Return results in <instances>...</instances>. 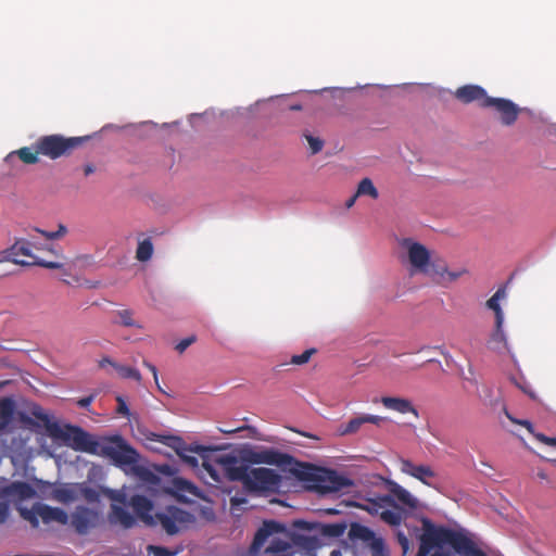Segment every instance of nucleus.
<instances>
[{"instance_id":"53","label":"nucleus","mask_w":556,"mask_h":556,"mask_svg":"<svg viewBox=\"0 0 556 556\" xmlns=\"http://www.w3.org/2000/svg\"><path fill=\"white\" fill-rule=\"evenodd\" d=\"M143 365L152 372V375L154 377V380H155V383L159 384L156 367L153 364H151V363H149L147 361H143ZM157 387H160V386H157ZM159 389L161 390V388H159Z\"/></svg>"},{"instance_id":"61","label":"nucleus","mask_w":556,"mask_h":556,"mask_svg":"<svg viewBox=\"0 0 556 556\" xmlns=\"http://www.w3.org/2000/svg\"><path fill=\"white\" fill-rule=\"evenodd\" d=\"M301 109H302V106H301V105H292V106H291V110H295V111H299V110H301Z\"/></svg>"},{"instance_id":"37","label":"nucleus","mask_w":556,"mask_h":556,"mask_svg":"<svg viewBox=\"0 0 556 556\" xmlns=\"http://www.w3.org/2000/svg\"><path fill=\"white\" fill-rule=\"evenodd\" d=\"M293 538H295L294 543L304 549L311 551L316 547L315 536L295 534Z\"/></svg>"},{"instance_id":"63","label":"nucleus","mask_w":556,"mask_h":556,"mask_svg":"<svg viewBox=\"0 0 556 556\" xmlns=\"http://www.w3.org/2000/svg\"><path fill=\"white\" fill-rule=\"evenodd\" d=\"M339 555H340V552H338V551L331 552V556H339Z\"/></svg>"},{"instance_id":"56","label":"nucleus","mask_w":556,"mask_h":556,"mask_svg":"<svg viewBox=\"0 0 556 556\" xmlns=\"http://www.w3.org/2000/svg\"><path fill=\"white\" fill-rule=\"evenodd\" d=\"M94 173V166L92 164H87L84 166L85 176H89Z\"/></svg>"},{"instance_id":"22","label":"nucleus","mask_w":556,"mask_h":556,"mask_svg":"<svg viewBox=\"0 0 556 556\" xmlns=\"http://www.w3.org/2000/svg\"><path fill=\"white\" fill-rule=\"evenodd\" d=\"M280 529V525L276 521H264L263 526L256 531L250 546V553L256 555L260 553L265 542L273 533Z\"/></svg>"},{"instance_id":"59","label":"nucleus","mask_w":556,"mask_h":556,"mask_svg":"<svg viewBox=\"0 0 556 556\" xmlns=\"http://www.w3.org/2000/svg\"><path fill=\"white\" fill-rule=\"evenodd\" d=\"M114 500L119 501V502H122V503H125V496H124V495H122V496H116V497H114Z\"/></svg>"},{"instance_id":"27","label":"nucleus","mask_w":556,"mask_h":556,"mask_svg":"<svg viewBox=\"0 0 556 556\" xmlns=\"http://www.w3.org/2000/svg\"><path fill=\"white\" fill-rule=\"evenodd\" d=\"M505 288H498L496 292L486 301V307L492 309L495 314V321L497 326L504 324V314L500 305V301L505 299Z\"/></svg>"},{"instance_id":"44","label":"nucleus","mask_w":556,"mask_h":556,"mask_svg":"<svg viewBox=\"0 0 556 556\" xmlns=\"http://www.w3.org/2000/svg\"><path fill=\"white\" fill-rule=\"evenodd\" d=\"M345 530V526L342 523L328 525L325 528L326 533L334 536L341 535Z\"/></svg>"},{"instance_id":"43","label":"nucleus","mask_w":556,"mask_h":556,"mask_svg":"<svg viewBox=\"0 0 556 556\" xmlns=\"http://www.w3.org/2000/svg\"><path fill=\"white\" fill-rule=\"evenodd\" d=\"M305 138L309 144L312 154H316L321 151V149L324 147V141L321 139L313 137L311 135H305Z\"/></svg>"},{"instance_id":"31","label":"nucleus","mask_w":556,"mask_h":556,"mask_svg":"<svg viewBox=\"0 0 556 556\" xmlns=\"http://www.w3.org/2000/svg\"><path fill=\"white\" fill-rule=\"evenodd\" d=\"M490 346L492 350L495 351L508 350L505 332L503 330V325L497 326V324L495 323V329L491 336Z\"/></svg>"},{"instance_id":"28","label":"nucleus","mask_w":556,"mask_h":556,"mask_svg":"<svg viewBox=\"0 0 556 556\" xmlns=\"http://www.w3.org/2000/svg\"><path fill=\"white\" fill-rule=\"evenodd\" d=\"M391 506L397 508L395 504V500L391 495H383L378 497L377 500H369L367 505L363 506L365 510H367L371 515H378L380 517L381 510L384 507Z\"/></svg>"},{"instance_id":"6","label":"nucleus","mask_w":556,"mask_h":556,"mask_svg":"<svg viewBox=\"0 0 556 556\" xmlns=\"http://www.w3.org/2000/svg\"><path fill=\"white\" fill-rule=\"evenodd\" d=\"M88 136L84 137H64L62 135H48L37 139V149L51 160L70 155L75 149L81 147Z\"/></svg>"},{"instance_id":"3","label":"nucleus","mask_w":556,"mask_h":556,"mask_svg":"<svg viewBox=\"0 0 556 556\" xmlns=\"http://www.w3.org/2000/svg\"><path fill=\"white\" fill-rule=\"evenodd\" d=\"M31 414L37 419L45 424V427L50 437L63 441V443L77 452H86L97 455L99 450V442L93 440L92 437L78 426L65 425L61 427L58 422L51 421L49 416L37 406L33 409Z\"/></svg>"},{"instance_id":"10","label":"nucleus","mask_w":556,"mask_h":556,"mask_svg":"<svg viewBox=\"0 0 556 556\" xmlns=\"http://www.w3.org/2000/svg\"><path fill=\"white\" fill-rule=\"evenodd\" d=\"M248 460L252 464H266V465H276L279 467H288L290 468L296 467V464H301L296 462L293 456L279 452L274 448H264L258 452H252Z\"/></svg>"},{"instance_id":"21","label":"nucleus","mask_w":556,"mask_h":556,"mask_svg":"<svg viewBox=\"0 0 556 556\" xmlns=\"http://www.w3.org/2000/svg\"><path fill=\"white\" fill-rule=\"evenodd\" d=\"M159 441L164 445L173 448L178 456L182 452H192L204 457L203 453L207 452V448L202 445H188L180 437L177 435H163Z\"/></svg>"},{"instance_id":"7","label":"nucleus","mask_w":556,"mask_h":556,"mask_svg":"<svg viewBox=\"0 0 556 556\" xmlns=\"http://www.w3.org/2000/svg\"><path fill=\"white\" fill-rule=\"evenodd\" d=\"M97 455L109 457L114 465L121 468L134 466L139 460L138 452L121 435H114L108 439L106 443L100 444Z\"/></svg>"},{"instance_id":"57","label":"nucleus","mask_w":556,"mask_h":556,"mask_svg":"<svg viewBox=\"0 0 556 556\" xmlns=\"http://www.w3.org/2000/svg\"><path fill=\"white\" fill-rule=\"evenodd\" d=\"M357 198H358V195L355 193L353 197H351V198L346 201L345 206H346L348 208L352 207V206L354 205V203H355V201H356V199H357Z\"/></svg>"},{"instance_id":"47","label":"nucleus","mask_w":556,"mask_h":556,"mask_svg":"<svg viewBox=\"0 0 556 556\" xmlns=\"http://www.w3.org/2000/svg\"><path fill=\"white\" fill-rule=\"evenodd\" d=\"M10 516V505L8 502H0V525L4 523Z\"/></svg>"},{"instance_id":"33","label":"nucleus","mask_w":556,"mask_h":556,"mask_svg":"<svg viewBox=\"0 0 556 556\" xmlns=\"http://www.w3.org/2000/svg\"><path fill=\"white\" fill-rule=\"evenodd\" d=\"M290 549V543L280 539H274L267 546L265 552L269 554H275L277 556H287Z\"/></svg>"},{"instance_id":"15","label":"nucleus","mask_w":556,"mask_h":556,"mask_svg":"<svg viewBox=\"0 0 556 556\" xmlns=\"http://www.w3.org/2000/svg\"><path fill=\"white\" fill-rule=\"evenodd\" d=\"M400 469L403 473L414 477L419 480L421 483L432 486L431 479L435 478L437 473L434 470L428 465H415L409 459H400Z\"/></svg>"},{"instance_id":"55","label":"nucleus","mask_w":556,"mask_h":556,"mask_svg":"<svg viewBox=\"0 0 556 556\" xmlns=\"http://www.w3.org/2000/svg\"><path fill=\"white\" fill-rule=\"evenodd\" d=\"M429 556H452L450 552L443 549V545L440 547H435L433 553L429 554Z\"/></svg>"},{"instance_id":"9","label":"nucleus","mask_w":556,"mask_h":556,"mask_svg":"<svg viewBox=\"0 0 556 556\" xmlns=\"http://www.w3.org/2000/svg\"><path fill=\"white\" fill-rule=\"evenodd\" d=\"M21 516L31 522L35 527L38 525L37 516L41 518L45 523L56 521L61 525L68 522V515L65 510L59 507H51L45 504H37L33 510L26 508H18Z\"/></svg>"},{"instance_id":"24","label":"nucleus","mask_w":556,"mask_h":556,"mask_svg":"<svg viewBox=\"0 0 556 556\" xmlns=\"http://www.w3.org/2000/svg\"><path fill=\"white\" fill-rule=\"evenodd\" d=\"M41 154L39 149H37V141L33 144V147H24L16 151L11 152L5 157L7 162H12L15 157H18L23 163L33 165L39 162L38 155Z\"/></svg>"},{"instance_id":"58","label":"nucleus","mask_w":556,"mask_h":556,"mask_svg":"<svg viewBox=\"0 0 556 556\" xmlns=\"http://www.w3.org/2000/svg\"><path fill=\"white\" fill-rule=\"evenodd\" d=\"M243 429H244L243 427H240V428H237V429L222 430V432L230 434V433H235V432L241 431Z\"/></svg>"},{"instance_id":"46","label":"nucleus","mask_w":556,"mask_h":556,"mask_svg":"<svg viewBox=\"0 0 556 556\" xmlns=\"http://www.w3.org/2000/svg\"><path fill=\"white\" fill-rule=\"evenodd\" d=\"M116 402H117V413L123 415V416H129V408L125 402V400L123 399V396L121 395H117L116 396Z\"/></svg>"},{"instance_id":"5","label":"nucleus","mask_w":556,"mask_h":556,"mask_svg":"<svg viewBox=\"0 0 556 556\" xmlns=\"http://www.w3.org/2000/svg\"><path fill=\"white\" fill-rule=\"evenodd\" d=\"M34 244L26 239H17L5 251L0 253L2 261H9L21 266H40L49 269H59L63 264L58 262H49L37 257L31 252Z\"/></svg>"},{"instance_id":"38","label":"nucleus","mask_w":556,"mask_h":556,"mask_svg":"<svg viewBox=\"0 0 556 556\" xmlns=\"http://www.w3.org/2000/svg\"><path fill=\"white\" fill-rule=\"evenodd\" d=\"M147 551L149 555L153 556H177L179 554V549H169L159 545H148Z\"/></svg>"},{"instance_id":"17","label":"nucleus","mask_w":556,"mask_h":556,"mask_svg":"<svg viewBox=\"0 0 556 556\" xmlns=\"http://www.w3.org/2000/svg\"><path fill=\"white\" fill-rule=\"evenodd\" d=\"M386 418L377 415L363 414L357 415L351 418L348 422L342 424L338 428V432L340 435H349L354 434L362 428L365 424H374L379 426Z\"/></svg>"},{"instance_id":"2","label":"nucleus","mask_w":556,"mask_h":556,"mask_svg":"<svg viewBox=\"0 0 556 556\" xmlns=\"http://www.w3.org/2000/svg\"><path fill=\"white\" fill-rule=\"evenodd\" d=\"M400 245L406 251L407 261L410 265V275L424 274L429 276L435 283L447 285L456 281L466 273L464 269L448 270L443 260L431 258L427 247L412 238H403L400 241Z\"/></svg>"},{"instance_id":"11","label":"nucleus","mask_w":556,"mask_h":556,"mask_svg":"<svg viewBox=\"0 0 556 556\" xmlns=\"http://www.w3.org/2000/svg\"><path fill=\"white\" fill-rule=\"evenodd\" d=\"M444 544L450 545L457 554L464 556H488L466 534L445 528Z\"/></svg>"},{"instance_id":"18","label":"nucleus","mask_w":556,"mask_h":556,"mask_svg":"<svg viewBox=\"0 0 556 556\" xmlns=\"http://www.w3.org/2000/svg\"><path fill=\"white\" fill-rule=\"evenodd\" d=\"M349 536L352 540H359L367 543L375 552H380L383 547L382 540L377 538L372 530L361 523H353L351 526Z\"/></svg>"},{"instance_id":"36","label":"nucleus","mask_w":556,"mask_h":556,"mask_svg":"<svg viewBox=\"0 0 556 556\" xmlns=\"http://www.w3.org/2000/svg\"><path fill=\"white\" fill-rule=\"evenodd\" d=\"M380 518L390 526H399L403 519L402 514L399 510L387 509L386 507L381 510Z\"/></svg>"},{"instance_id":"45","label":"nucleus","mask_w":556,"mask_h":556,"mask_svg":"<svg viewBox=\"0 0 556 556\" xmlns=\"http://www.w3.org/2000/svg\"><path fill=\"white\" fill-rule=\"evenodd\" d=\"M197 338L195 336H190L188 338H185L182 339L181 341H179L176 345V350L179 352V353H182L187 350V348H189L193 342H195Z\"/></svg>"},{"instance_id":"14","label":"nucleus","mask_w":556,"mask_h":556,"mask_svg":"<svg viewBox=\"0 0 556 556\" xmlns=\"http://www.w3.org/2000/svg\"><path fill=\"white\" fill-rule=\"evenodd\" d=\"M98 514L85 506L76 507L71 516V523L78 534H86L96 526Z\"/></svg>"},{"instance_id":"64","label":"nucleus","mask_w":556,"mask_h":556,"mask_svg":"<svg viewBox=\"0 0 556 556\" xmlns=\"http://www.w3.org/2000/svg\"><path fill=\"white\" fill-rule=\"evenodd\" d=\"M539 477H540L541 479H545V478H546V475H545L544 472H539Z\"/></svg>"},{"instance_id":"39","label":"nucleus","mask_w":556,"mask_h":556,"mask_svg":"<svg viewBox=\"0 0 556 556\" xmlns=\"http://www.w3.org/2000/svg\"><path fill=\"white\" fill-rule=\"evenodd\" d=\"M35 230L37 232H39L40 235H42L47 240H58V239L64 237L67 233V228L63 224H60L58 226V230L56 231H46V230H42V229H39V228H35Z\"/></svg>"},{"instance_id":"51","label":"nucleus","mask_w":556,"mask_h":556,"mask_svg":"<svg viewBox=\"0 0 556 556\" xmlns=\"http://www.w3.org/2000/svg\"><path fill=\"white\" fill-rule=\"evenodd\" d=\"M517 387L522 391L525 392L526 394H528L532 400H538V396L536 394L533 392V390L531 389L530 384L527 383V382H523V383H519L517 382L516 383Z\"/></svg>"},{"instance_id":"13","label":"nucleus","mask_w":556,"mask_h":556,"mask_svg":"<svg viewBox=\"0 0 556 556\" xmlns=\"http://www.w3.org/2000/svg\"><path fill=\"white\" fill-rule=\"evenodd\" d=\"M445 528L429 527L420 535V545L416 556H429L432 549L444 544Z\"/></svg>"},{"instance_id":"12","label":"nucleus","mask_w":556,"mask_h":556,"mask_svg":"<svg viewBox=\"0 0 556 556\" xmlns=\"http://www.w3.org/2000/svg\"><path fill=\"white\" fill-rule=\"evenodd\" d=\"M482 108H492L500 115L503 125H513L518 117L519 108L513 101L504 98H492L482 103Z\"/></svg>"},{"instance_id":"48","label":"nucleus","mask_w":556,"mask_h":556,"mask_svg":"<svg viewBox=\"0 0 556 556\" xmlns=\"http://www.w3.org/2000/svg\"><path fill=\"white\" fill-rule=\"evenodd\" d=\"M83 495L89 502H97L99 500L98 492L91 488L83 489Z\"/></svg>"},{"instance_id":"34","label":"nucleus","mask_w":556,"mask_h":556,"mask_svg":"<svg viewBox=\"0 0 556 556\" xmlns=\"http://www.w3.org/2000/svg\"><path fill=\"white\" fill-rule=\"evenodd\" d=\"M356 194L358 197L368 195L371 199H377L379 197L377 188L375 187L374 182L369 178H364L359 181V184L357 186Z\"/></svg>"},{"instance_id":"52","label":"nucleus","mask_w":556,"mask_h":556,"mask_svg":"<svg viewBox=\"0 0 556 556\" xmlns=\"http://www.w3.org/2000/svg\"><path fill=\"white\" fill-rule=\"evenodd\" d=\"M396 538H397L399 544L403 548V552L406 553L409 548V541H408L407 536L403 532H399Z\"/></svg>"},{"instance_id":"35","label":"nucleus","mask_w":556,"mask_h":556,"mask_svg":"<svg viewBox=\"0 0 556 556\" xmlns=\"http://www.w3.org/2000/svg\"><path fill=\"white\" fill-rule=\"evenodd\" d=\"M14 408L15 405L11 399L5 397L0 401V416L3 420L2 427H4L11 421L14 414Z\"/></svg>"},{"instance_id":"20","label":"nucleus","mask_w":556,"mask_h":556,"mask_svg":"<svg viewBox=\"0 0 556 556\" xmlns=\"http://www.w3.org/2000/svg\"><path fill=\"white\" fill-rule=\"evenodd\" d=\"M35 490L30 484L24 481H14L8 485L0 488V497H17L27 500L34 497Z\"/></svg>"},{"instance_id":"50","label":"nucleus","mask_w":556,"mask_h":556,"mask_svg":"<svg viewBox=\"0 0 556 556\" xmlns=\"http://www.w3.org/2000/svg\"><path fill=\"white\" fill-rule=\"evenodd\" d=\"M189 452H182L179 457L189 466L197 467L198 466V458L195 456L189 455Z\"/></svg>"},{"instance_id":"26","label":"nucleus","mask_w":556,"mask_h":556,"mask_svg":"<svg viewBox=\"0 0 556 556\" xmlns=\"http://www.w3.org/2000/svg\"><path fill=\"white\" fill-rule=\"evenodd\" d=\"M389 490L391 492V496L393 498H396L399 502H401L403 505L409 507V508H416L417 507V500L403 486L397 484L394 481H389Z\"/></svg>"},{"instance_id":"16","label":"nucleus","mask_w":556,"mask_h":556,"mask_svg":"<svg viewBox=\"0 0 556 556\" xmlns=\"http://www.w3.org/2000/svg\"><path fill=\"white\" fill-rule=\"evenodd\" d=\"M129 505L144 525L149 527L157 525V520H155L154 515L151 514L153 510V503L147 496L136 494L130 497Z\"/></svg>"},{"instance_id":"32","label":"nucleus","mask_w":556,"mask_h":556,"mask_svg":"<svg viewBox=\"0 0 556 556\" xmlns=\"http://www.w3.org/2000/svg\"><path fill=\"white\" fill-rule=\"evenodd\" d=\"M153 243L150 238H147L142 241H139L137 250H136V258L139 262H148L151 260L153 255Z\"/></svg>"},{"instance_id":"40","label":"nucleus","mask_w":556,"mask_h":556,"mask_svg":"<svg viewBox=\"0 0 556 556\" xmlns=\"http://www.w3.org/2000/svg\"><path fill=\"white\" fill-rule=\"evenodd\" d=\"M117 316L119 317L121 325H123L125 327H138V328L141 327L139 324H137L134 320L132 312L129 309L118 311Z\"/></svg>"},{"instance_id":"54","label":"nucleus","mask_w":556,"mask_h":556,"mask_svg":"<svg viewBox=\"0 0 556 556\" xmlns=\"http://www.w3.org/2000/svg\"><path fill=\"white\" fill-rule=\"evenodd\" d=\"M92 401H93V396L89 395V396L78 400L77 404L79 407L87 408L91 404Z\"/></svg>"},{"instance_id":"49","label":"nucleus","mask_w":556,"mask_h":556,"mask_svg":"<svg viewBox=\"0 0 556 556\" xmlns=\"http://www.w3.org/2000/svg\"><path fill=\"white\" fill-rule=\"evenodd\" d=\"M534 438L540 441L541 443H544L549 446H556V438L547 437L543 433H536L534 434Z\"/></svg>"},{"instance_id":"1","label":"nucleus","mask_w":556,"mask_h":556,"mask_svg":"<svg viewBox=\"0 0 556 556\" xmlns=\"http://www.w3.org/2000/svg\"><path fill=\"white\" fill-rule=\"evenodd\" d=\"M202 468L216 483L222 482L220 473L229 481L241 482L244 490L255 494L277 492L281 485V476L266 467H250L232 454L214 459H203Z\"/></svg>"},{"instance_id":"60","label":"nucleus","mask_w":556,"mask_h":556,"mask_svg":"<svg viewBox=\"0 0 556 556\" xmlns=\"http://www.w3.org/2000/svg\"><path fill=\"white\" fill-rule=\"evenodd\" d=\"M231 503H232V505H238L239 504V500L233 497V498H231Z\"/></svg>"},{"instance_id":"4","label":"nucleus","mask_w":556,"mask_h":556,"mask_svg":"<svg viewBox=\"0 0 556 556\" xmlns=\"http://www.w3.org/2000/svg\"><path fill=\"white\" fill-rule=\"evenodd\" d=\"M290 473L301 481L314 482V489L321 494L339 492L352 485L350 479L338 475L334 470L315 472L311 466L304 463L290 468Z\"/></svg>"},{"instance_id":"62","label":"nucleus","mask_w":556,"mask_h":556,"mask_svg":"<svg viewBox=\"0 0 556 556\" xmlns=\"http://www.w3.org/2000/svg\"><path fill=\"white\" fill-rule=\"evenodd\" d=\"M184 483L187 485L186 490L190 491V489H191V486H192V485L190 484V482H184Z\"/></svg>"},{"instance_id":"41","label":"nucleus","mask_w":556,"mask_h":556,"mask_svg":"<svg viewBox=\"0 0 556 556\" xmlns=\"http://www.w3.org/2000/svg\"><path fill=\"white\" fill-rule=\"evenodd\" d=\"M316 352V349H307L300 355H293L290 359V363L293 365L306 364Z\"/></svg>"},{"instance_id":"23","label":"nucleus","mask_w":556,"mask_h":556,"mask_svg":"<svg viewBox=\"0 0 556 556\" xmlns=\"http://www.w3.org/2000/svg\"><path fill=\"white\" fill-rule=\"evenodd\" d=\"M382 405L391 410L397 412L400 414H408L412 413L416 417H418V412L414 407L412 401L403 397H393V396H382L381 397Z\"/></svg>"},{"instance_id":"25","label":"nucleus","mask_w":556,"mask_h":556,"mask_svg":"<svg viewBox=\"0 0 556 556\" xmlns=\"http://www.w3.org/2000/svg\"><path fill=\"white\" fill-rule=\"evenodd\" d=\"M110 521L118 523L125 529H130L136 525V519L130 513L114 504L111 506Z\"/></svg>"},{"instance_id":"19","label":"nucleus","mask_w":556,"mask_h":556,"mask_svg":"<svg viewBox=\"0 0 556 556\" xmlns=\"http://www.w3.org/2000/svg\"><path fill=\"white\" fill-rule=\"evenodd\" d=\"M455 97L463 103L477 101L481 108L482 103H485V100L490 98L486 94V91L477 85H466L459 87L455 92Z\"/></svg>"},{"instance_id":"29","label":"nucleus","mask_w":556,"mask_h":556,"mask_svg":"<svg viewBox=\"0 0 556 556\" xmlns=\"http://www.w3.org/2000/svg\"><path fill=\"white\" fill-rule=\"evenodd\" d=\"M51 497L62 504H68L76 500L75 491L66 484L53 488Z\"/></svg>"},{"instance_id":"30","label":"nucleus","mask_w":556,"mask_h":556,"mask_svg":"<svg viewBox=\"0 0 556 556\" xmlns=\"http://www.w3.org/2000/svg\"><path fill=\"white\" fill-rule=\"evenodd\" d=\"M103 362H109L110 365L113 366V368L117 371V374L122 378H124V379H134L137 382L141 381V378H142L141 374L136 368H132V367H129V366L119 365V364L113 362L109 357H104Z\"/></svg>"},{"instance_id":"8","label":"nucleus","mask_w":556,"mask_h":556,"mask_svg":"<svg viewBox=\"0 0 556 556\" xmlns=\"http://www.w3.org/2000/svg\"><path fill=\"white\" fill-rule=\"evenodd\" d=\"M154 518L169 535L178 533L184 526L193 520L190 513L176 506L166 507L163 511L156 513Z\"/></svg>"},{"instance_id":"42","label":"nucleus","mask_w":556,"mask_h":556,"mask_svg":"<svg viewBox=\"0 0 556 556\" xmlns=\"http://www.w3.org/2000/svg\"><path fill=\"white\" fill-rule=\"evenodd\" d=\"M503 410H504V413H505L506 417H507V418H508L513 424L523 426L525 428H527V430H528L531 434H533V435H534V434H536V433L534 432V430H533V426H532V424H531L529 420H527V419H517V418H515L514 416H511V415L509 414V412L507 410V408H506L505 406L503 407Z\"/></svg>"}]
</instances>
